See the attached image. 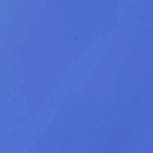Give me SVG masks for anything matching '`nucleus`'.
<instances>
[{
    "label": "nucleus",
    "mask_w": 153,
    "mask_h": 153,
    "mask_svg": "<svg viewBox=\"0 0 153 153\" xmlns=\"http://www.w3.org/2000/svg\"><path fill=\"white\" fill-rule=\"evenodd\" d=\"M124 67H126V66H124ZM129 67H153V66H129Z\"/></svg>",
    "instance_id": "obj_1"
}]
</instances>
